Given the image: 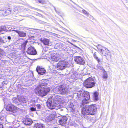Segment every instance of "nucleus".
Returning <instances> with one entry per match:
<instances>
[{
    "mask_svg": "<svg viewBox=\"0 0 128 128\" xmlns=\"http://www.w3.org/2000/svg\"><path fill=\"white\" fill-rule=\"evenodd\" d=\"M78 100L81 101L80 106L82 107V116L85 118L88 119L89 118V115H94L96 113L97 108L95 104L90 106H84L90 101V96L89 92L83 90L78 92L76 94Z\"/></svg>",
    "mask_w": 128,
    "mask_h": 128,
    "instance_id": "obj_1",
    "label": "nucleus"
},
{
    "mask_svg": "<svg viewBox=\"0 0 128 128\" xmlns=\"http://www.w3.org/2000/svg\"><path fill=\"white\" fill-rule=\"evenodd\" d=\"M42 80L39 82V85L35 89V93L37 95L41 96L46 95L50 91L49 88H46L47 84Z\"/></svg>",
    "mask_w": 128,
    "mask_h": 128,
    "instance_id": "obj_2",
    "label": "nucleus"
},
{
    "mask_svg": "<svg viewBox=\"0 0 128 128\" xmlns=\"http://www.w3.org/2000/svg\"><path fill=\"white\" fill-rule=\"evenodd\" d=\"M63 100L64 98L58 95L54 98H49L47 102V106L50 109H54L58 104L64 102Z\"/></svg>",
    "mask_w": 128,
    "mask_h": 128,
    "instance_id": "obj_3",
    "label": "nucleus"
},
{
    "mask_svg": "<svg viewBox=\"0 0 128 128\" xmlns=\"http://www.w3.org/2000/svg\"><path fill=\"white\" fill-rule=\"evenodd\" d=\"M96 82L92 77H90L84 81L83 84L84 86L88 88H91L94 87Z\"/></svg>",
    "mask_w": 128,
    "mask_h": 128,
    "instance_id": "obj_4",
    "label": "nucleus"
},
{
    "mask_svg": "<svg viewBox=\"0 0 128 128\" xmlns=\"http://www.w3.org/2000/svg\"><path fill=\"white\" fill-rule=\"evenodd\" d=\"M97 48L98 50L104 56H106V55H108L110 53V51L107 48L103 47L100 45H98V46Z\"/></svg>",
    "mask_w": 128,
    "mask_h": 128,
    "instance_id": "obj_5",
    "label": "nucleus"
},
{
    "mask_svg": "<svg viewBox=\"0 0 128 128\" xmlns=\"http://www.w3.org/2000/svg\"><path fill=\"white\" fill-rule=\"evenodd\" d=\"M68 62L66 61L63 60L60 61L57 64V66H55L56 68H58L61 70H63L66 67Z\"/></svg>",
    "mask_w": 128,
    "mask_h": 128,
    "instance_id": "obj_6",
    "label": "nucleus"
},
{
    "mask_svg": "<svg viewBox=\"0 0 128 128\" xmlns=\"http://www.w3.org/2000/svg\"><path fill=\"white\" fill-rule=\"evenodd\" d=\"M18 101L20 102L18 104V107L20 108H23L26 106V103L27 102V100L23 97H20L18 98Z\"/></svg>",
    "mask_w": 128,
    "mask_h": 128,
    "instance_id": "obj_7",
    "label": "nucleus"
},
{
    "mask_svg": "<svg viewBox=\"0 0 128 128\" xmlns=\"http://www.w3.org/2000/svg\"><path fill=\"white\" fill-rule=\"evenodd\" d=\"M58 92L62 94H66L68 92V89L65 86L62 85L59 86L58 89Z\"/></svg>",
    "mask_w": 128,
    "mask_h": 128,
    "instance_id": "obj_8",
    "label": "nucleus"
},
{
    "mask_svg": "<svg viewBox=\"0 0 128 128\" xmlns=\"http://www.w3.org/2000/svg\"><path fill=\"white\" fill-rule=\"evenodd\" d=\"M74 60L76 62L80 64H84L85 62L83 58L80 56H76L74 57Z\"/></svg>",
    "mask_w": 128,
    "mask_h": 128,
    "instance_id": "obj_9",
    "label": "nucleus"
},
{
    "mask_svg": "<svg viewBox=\"0 0 128 128\" xmlns=\"http://www.w3.org/2000/svg\"><path fill=\"white\" fill-rule=\"evenodd\" d=\"M18 108L14 106L13 105L8 104L6 106V109L7 111L12 112L14 113L17 110Z\"/></svg>",
    "mask_w": 128,
    "mask_h": 128,
    "instance_id": "obj_10",
    "label": "nucleus"
},
{
    "mask_svg": "<svg viewBox=\"0 0 128 128\" xmlns=\"http://www.w3.org/2000/svg\"><path fill=\"white\" fill-rule=\"evenodd\" d=\"M68 120L67 117L65 116H62L59 120V123L60 125L64 126L66 125V121Z\"/></svg>",
    "mask_w": 128,
    "mask_h": 128,
    "instance_id": "obj_11",
    "label": "nucleus"
},
{
    "mask_svg": "<svg viewBox=\"0 0 128 128\" xmlns=\"http://www.w3.org/2000/svg\"><path fill=\"white\" fill-rule=\"evenodd\" d=\"M27 52L28 54L31 55H35L37 53L36 50L32 46H30L28 48Z\"/></svg>",
    "mask_w": 128,
    "mask_h": 128,
    "instance_id": "obj_12",
    "label": "nucleus"
},
{
    "mask_svg": "<svg viewBox=\"0 0 128 128\" xmlns=\"http://www.w3.org/2000/svg\"><path fill=\"white\" fill-rule=\"evenodd\" d=\"M37 72L39 74L43 75L45 74L46 72L45 70L43 68L38 66L36 68Z\"/></svg>",
    "mask_w": 128,
    "mask_h": 128,
    "instance_id": "obj_13",
    "label": "nucleus"
},
{
    "mask_svg": "<svg viewBox=\"0 0 128 128\" xmlns=\"http://www.w3.org/2000/svg\"><path fill=\"white\" fill-rule=\"evenodd\" d=\"M40 41L45 45L48 46L51 45V44L49 40L48 39L44 38H42L40 39Z\"/></svg>",
    "mask_w": 128,
    "mask_h": 128,
    "instance_id": "obj_14",
    "label": "nucleus"
},
{
    "mask_svg": "<svg viewBox=\"0 0 128 128\" xmlns=\"http://www.w3.org/2000/svg\"><path fill=\"white\" fill-rule=\"evenodd\" d=\"M12 31H15L18 34V35L22 37H24L26 36V33L24 32L23 31H20L18 30H13Z\"/></svg>",
    "mask_w": 128,
    "mask_h": 128,
    "instance_id": "obj_15",
    "label": "nucleus"
},
{
    "mask_svg": "<svg viewBox=\"0 0 128 128\" xmlns=\"http://www.w3.org/2000/svg\"><path fill=\"white\" fill-rule=\"evenodd\" d=\"M55 116V113L54 112H53L47 116L46 119L48 120V121H52L54 119Z\"/></svg>",
    "mask_w": 128,
    "mask_h": 128,
    "instance_id": "obj_16",
    "label": "nucleus"
},
{
    "mask_svg": "<svg viewBox=\"0 0 128 128\" xmlns=\"http://www.w3.org/2000/svg\"><path fill=\"white\" fill-rule=\"evenodd\" d=\"M51 58L52 61L55 62L58 61L60 59V57L56 55V53L52 54L51 56Z\"/></svg>",
    "mask_w": 128,
    "mask_h": 128,
    "instance_id": "obj_17",
    "label": "nucleus"
},
{
    "mask_svg": "<svg viewBox=\"0 0 128 128\" xmlns=\"http://www.w3.org/2000/svg\"><path fill=\"white\" fill-rule=\"evenodd\" d=\"M68 106L71 111L72 112H74L75 111L74 106L72 102H68Z\"/></svg>",
    "mask_w": 128,
    "mask_h": 128,
    "instance_id": "obj_18",
    "label": "nucleus"
},
{
    "mask_svg": "<svg viewBox=\"0 0 128 128\" xmlns=\"http://www.w3.org/2000/svg\"><path fill=\"white\" fill-rule=\"evenodd\" d=\"M32 120L30 119H28L24 121L23 122L24 124L26 125H28L32 124Z\"/></svg>",
    "mask_w": 128,
    "mask_h": 128,
    "instance_id": "obj_19",
    "label": "nucleus"
},
{
    "mask_svg": "<svg viewBox=\"0 0 128 128\" xmlns=\"http://www.w3.org/2000/svg\"><path fill=\"white\" fill-rule=\"evenodd\" d=\"M34 128H44V126L42 124L37 123L35 124L34 125Z\"/></svg>",
    "mask_w": 128,
    "mask_h": 128,
    "instance_id": "obj_20",
    "label": "nucleus"
},
{
    "mask_svg": "<svg viewBox=\"0 0 128 128\" xmlns=\"http://www.w3.org/2000/svg\"><path fill=\"white\" fill-rule=\"evenodd\" d=\"M102 77L104 79L106 80L108 78V75L106 72L105 70L102 71Z\"/></svg>",
    "mask_w": 128,
    "mask_h": 128,
    "instance_id": "obj_21",
    "label": "nucleus"
},
{
    "mask_svg": "<svg viewBox=\"0 0 128 128\" xmlns=\"http://www.w3.org/2000/svg\"><path fill=\"white\" fill-rule=\"evenodd\" d=\"M11 11L10 9L9 8L7 9L6 11L4 12L3 11L2 12V13L4 16H6L10 14L11 13Z\"/></svg>",
    "mask_w": 128,
    "mask_h": 128,
    "instance_id": "obj_22",
    "label": "nucleus"
},
{
    "mask_svg": "<svg viewBox=\"0 0 128 128\" xmlns=\"http://www.w3.org/2000/svg\"><path fill=\"white\" fill-rule=\"evenodd\" d=\"M28 42V41L27 40H26L25 41L23 42L21 44V47L22 50H25L26 45Z\"/></svg>",
    "mask_w": 128,
    "mask_h": 128,
    "instance_id": "obj_23",
    "label": "nucleus"
},
{
    "mask_svg": "<svg viewBox=\"0 0 128 128\" xmlns=\"http://www.w3.org/2000/svg\"><path fill=\"white\" fill-rule=\"evenodd\" d=\"M6 54L4 50L0 48V59L3 58L4 56H5Z\"/></svg>",
    "mask_w": 128,
    "mask_h": 128,
    "instance_id": "obj_24",
    "label": "nucleus"
},
{
    "mask_svg": "<svg viewBox=\"0 0 128 128\" xmlns=\"http://www.w3.org/2000/svg\"><path fill=\"white\" fill-rule=\"evenodd\" d=\"M96 69L103 71L104 70L102 66L100 64H98L96 66Z\"/></svg>",
    "mask_w": 128,
    "mask_h": 128,
    "instance_id": "obj_25",
    "label": "nucleus"
},
{
    "mask_svg": "<svg viewBox=\"0 0 128 128\" xmlns=\"http://www.w3.org/2000/svg\"><path fill=\"white\" fill-rule=\"evenodd\" d=\"M98 93L97 92H95L94 94V98L96 100H97L98 99Z\"/></svg>",
    "mask_w": 128,
    "mask_h": 128,
    "instance_id": "obj_26",
    "label": "nucleus"
},
{
    "mask_svg": "<svg viewBox=\"0 0 128 128\" xmlns=\"http://www.w3.org/2000/svg\"><path fill=\"white\" fill-rule=\"evenodd\" d=\"M6 26H2L0 28V30L1 32H2V31H6Z\"/></svg>",
    "mask_w": 128,
    "mask_h": 128,
    "instance_id": "obj_27",
    "label": "nucleus"
},
{
    "mask_svg": "<svg viewBox=\"0 0 128 128\" xmlns=\"http://www.w3.org/2000/svg\"><path fill=\"white\" fill-rule=\"evenodd\" d=\"M37 3H41L42 4H45L46 3V1L44 0H36Z\"/></svg>",
    "mask_w": 128,
    "mask_h": 128,
    "instance_id": "obj_28",
    "label": "nucleus"
},
{
    "mask_svg": "<svg viewBox=\"0 0 128 128\" xmlns=\"http://www.w3.org/2000/svg\"><path fill=\"white\" fill-rule=\"evenodd\" d=\"M94 58L98 61V63L100 62V59L98 58V57L96 56V53H94Z\"/></svg>",
    "mask_w": 128,
    "mask_h": 128,
    "instance_id": "obj_29",
    "label": "nucleus"
},
{
    "mask_svg": "<svg viewBox=\"0 0 128 128\" xmlns=\"http://www.w3.org/2000/svg\"><path fill=\"white\" fill-rule=\"evenodd\" d=\"M12 101L15 104L18 103V99L15 98H14L12 99Z\"/></svg>",
    "mask_w": 128,
    "mask_h": 128,
    "instance_id": "obj_30",
    "label": "nucleus"
},
{
    "mask_svg": "<svg viewBox=\"0 0 128 128\" xmlns=\"http://www.w3.org/2000/svg\"><path fill=\"white\" fill-rule=\"evenodd\" d=\"M6 31H10L12 30H11L12 28L10 26H6Z\"/></svg>",
    "mask_w": 128,
    "mask_h": 128,
    "instance_id": "obj_31",
    "label": "nucleus"
},
{
    "mask_svg": "<svg viewBox=\"0 0 128 128\" xmlns=\"http://www.w3.org/2000/svg\"><path fill=\"white\" fill-rule=\"evenodd\" d=\"M82 11L83 13L85 14L87 16H91L92 18V17L85 10H82Z\"/></svg>",
    "mask_w": 128,
    "mask_h": 128,
    "instance_id": "obj_32",
    "label": "nucleus"
},
{
    "mask_svg": "<svg viewBox=\"0 0 128 128\" xmlns=\"http://www.w3.org/2000/svg\"><path fill=\"white\" fill-rule=\"evenodd\" d=\"M0 120H1L5 121L6 120V116H0Z\"/></svg>",
    "mask_w": 128,
    "mask_h": 128,
    "instance_id": "obj_33",
    "label": "nucleus"
},
{
    "mask_svg": "<svg viewBox=\"0 0 128 128\" xmlns=\"http://www.w3.org/2000/svg\"><path fill=\"white\" fill-rule=\"evenodd\" d=\"M20 6H16V7H14V9L15 10V12L16 10H20L21 8H20Z\"/></svg>",
    "mask_w": 128,
    "mask_h": 128,
    "instance_id": "obj_34",
    "label": "nucleus"
},
{
    "mask_svg": "<svg viewBox=\"0 0 128 128\" xmlns=\"http://www.w3.org/2000/svg\"><path fill=\"white\" fill-rule=\"evenodd\" d=\"M36 106L37 109L38 110L40 109L41 106L40 104H38L36 105Z\"/></svg>",
    "mask_w": 128,
    "mask_h": 128,
    "instance_id": "obj_35",
    "label": "nucleus"
},
{
    "mask_svg": "<svg viewBox=\"0 0 128 128\" xmlns=\"http://www.w3.org/2000/svg\"><path fill=\"white\" fill-rule=\"evenodd\" d=\"M30 110L32 111H36V108L34 107H31L30 108Z\"/></svg>",
    "mask_w": 128,
    "mask_h": 128,
    "instance_id": "obj_36",
    "label": "nucleus"
},
{
    "mask_svg": "<svg viewBox=\"0 0 128 128\" xmlns=\"http://www.w3.org/2000/svg\"><path fill=\"white\" fill-rule=\"evenodd\" d=\"M7 38L9 40L8 42H10L12 39V38L11 36H7Z\"/></svg>",
    "mask_w": 128,
    "mask_h": 128,
    "instance_id": "obj_37",
    "label": "nucleus"
},
{
    "mask_svg": "<svg viewBox=\"0 0 128 128\" xmlns=\"http://www.w3.org/2000/svg\"><path fill=\"white\" fill-rule=\"evenodd\" d=\"M0 42L3 43H4V40L1 38H0Z\"/></svg>",
    "mask_w": 128,
    "mask_h": 128,
    "instance_id": "obj_38",
    "label": "nucleus"
},
{
    "mask_svg": "<svg viewBox=\"0 0 128 128\" xmlns=\"http://www.w3.org/2000/svg\"><path fill=\"white\" fill-rule=\"evenodd\" d=\"M3 126L2 124L0 123V128H3Z\"/></svg>",
    "mask_w": 128,
    "mask_h": 128,
    "instance_id": "obj_39",
    "label": "nucleus"
},
{
    "mask_svg": "<svg viewBox=\"0 0 128 128\" xmlns=\"http://www.w3.org/2000/svg\"><path fill=\"white\" fill-rule=\"evenodd\" d=\"M56 46H59V48L60 47V44H56Z\"/></svg>",
    "mask_w": 128,
    "mask_h": 128,
    "instance_id": "obj_40",
    "label": "nucleus"
},
{
    "mask_svg": "<svg viewBox=\"0 0 128 128\" xmlns=\"http://www.w3.org/2000/svg\"><path fill=\"white\" fill-rule=\"evenodd\" d=\"M10 128H16L15 127H11Z\"/></svg>",
    "mask_w": 128,
    "mask_h": 128,
    "instance_id": "obj_41",
    "label": "nucleus"
},
{
    "mask_svg": "<svg viewBox=\"0 0 128 128\" xmlns=\"http://www.w3.org/2000/svg\"><path fill=\"white\" fill-rule=\"evenodd\" d=\"M54 8V10H55L56 11V8Z\"/></svg>",
    "mask_w": 128,
    "mask_h": 128,
    "instance_id": "obj_42",
    "label": "nucleus"
},
{
    "mask_svg": "<svg viewBox=\"0 0 128 128\" xmlns=\"http://www.w3.org/2000/svg\"><path fill=\"white\" fill-rule=\"evenodd\" d=\"M14 115L15 116H16V115H15V114H14Z\"/></svg>",
    "mask_w": 128,
    "mask_h": 128,
    "instance_id": "obj_43",
    "label": "nucleus"
}]
</instances>
